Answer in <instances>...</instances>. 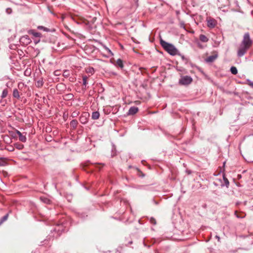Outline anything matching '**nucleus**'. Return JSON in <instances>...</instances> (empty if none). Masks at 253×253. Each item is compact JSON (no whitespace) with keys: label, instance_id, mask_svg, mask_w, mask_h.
<instances>
[{"label":"nucleus","instance_id":"12","mask_svg":"<svg viewBox=\"0 0 253 253\" xmlns=\"http://www.w3.org/2000/svg\"><path fill=\"white\" fill-rule=\"evenodd\" d=\"M13 96L14 97L19 98L20 97L19 91L17 89H14L13 92Z\"/></svg>","mask_w":253,"mask_h":253},{"label":"nucleus","instance_id":"28","mask_svg":"<svg viewBox=\"0 0 253 253\" xmlns=\"http://www.w3.org/2000/svg\"><path fill=\"white\" fill-rule=\"evenodd\" d=\"M36 85L38 87L41 86L42 85V81H38L36 83Z\"/></svg>","mask_w":253,"mask_h":253},{"label":"nucleus","instance_id":"37","mask_svg":"<svg viewBox=\"0 0 253 253\" xmlns=\"http://www.w3.org/2000/svg\"><path fill=\"white\" fill-rule=\"evenodd\" d=\"M107 50L108 51V52H109V53H112V52H111V50H110V49H109L108 48H107Z\"/></svg>","mask_w":253,"mask_h":253},{"label":"nucleus","instance_id":"5","mask_svg":"<svg viewBox=\"0 0 253 253\" xmlns=\"http://www.w3.org/2000/svg\"><path fill=\"white\" fill-rule=\"evenodd\" d=\"M207 25L209 28H212L216 25V21L214 19L209 18L207 19Z\"/></svg>","mask_w":253,"mask_h":253},{"label":"nucleus","instance_id":"38","mask_svg":"<svg viewBox=\"0 0 253 253\" xmlns=\"http://www.w3.org/2000/svg\"><path fill=\"white\" fill-rule=\"evenodd\" d=\"M252 154H253V152H252Z\"/></svg>","mask_w":253,"mask_h":253},{"label":"nucleus","instance_id":"2","mask_svg":"<svg viewBox=\"0 0 253 253\" xmlns=\"http://www.w3.org/2000/svg\"><path fill=\"white\" fill-rule=\"evenodd\" d=\"M252 43L253 42L250 39L249 34L248 33H245L244 35L243 40L241 44L250 48L251 46Z\"/></svg>","mask_w":253,"mask_h":253},{"label":"nucleus","instance_id":"21","mask_svg":"<svg viewBox=\"0 0 253 253\" xmlns=\"http://www.w3.org/2000/svg\"><path fill=\"white\" fill-rule=\"evenodd\" d=\"M86 71L87 73L92 74L94 73V69L93 68L89 67L86 69Z\"/></svg>","mask_w":253,"mask_h":253},{"label":"nucleus","instance_id":"7","mask_svg":"<svg viewBox=\"0 0 253 253\" xmlns=\"http://www.w3.org/2000/svg\"><path fill=\"white\" fill-rule=\"evenodd\" d=\"M138 111V109L136 107H131L128 111V114L133 115L136 113Z\"/></svg>","mask_w":253,"mask_h":253},{"label":"nucleus","instance_id":"31","mask_svg":"<svg viewBox=\"0 0 253 253\" xmlns=\"http://www.w3.org/2000/svg\"><path fill=\"white\" fill-rule=\"evenodd\" d=\"M38 28L39 29H43V30H44V31H45V29H46V28H44V27H42V26H39V27H38Z\"/></svg>","mask_w":253,"mask_h":253},{"label":"nucleus","instance_id":"22","mask_svg":"<svg viewBox=\"0 0 253 253\" xmlns=\"http://www.w3.org/2000/svg\"><path fill=\"white\" fill-rule=\"evenodd\" d=\"M8 215L7 214H6L5 215H4L2 218V219L0 220V225H1V224L4 222V221L6 220L7 218H8Z\"/></svg>","mask_w":253,"mask_h":253},{"label":"nucleus","instance_id":"36","mask_svg":"<svg viewBox=\"0 0 253 253\" xmlns=\"http://www.w3.org/2000/svg\"><path fill=\"white\" fill-rule=\"evenodd\" d=\"M237 217H239H239H241V218L243 217V216H239L238 214H237Z\"/></svg>","mask_w":253,"mask_h":253},{"label":"nucleus","instance_id":"13","mask_svg":"<svg viewBox=\"0 0 253 253\" xmlns=\"http://www.w3.org/2000/svg\"><path fill=\"white\" fill-rule=\"evenodd\" d=\"M14 145V147L18 150H21L24 148V145L19 143H16Z\"/></svg>","mask_w":253,"mask_h":253},{"label":"nucleus","instance_id":"14","mask_svg":"<svg viewBox=\"0 0 253 253\" xmlns=\"http://www.w3.org/2000/svg\"><path fill=\"white\" fill-rule=\"evenodd\" d=\"M70 125L71 126L73 127V128H76L77 126V125H78V122L77 120H72L71 122V123H70Z\"/></svg>","mask_w":253,"mask_h":253},{"label":"nucleus","instance_id":"19","mask_svg":"<svg viewBox=\"0 0 253 253\" xmlns=\"http://www.w3.org/2000/svg\"><path fill=\"white\" fill-rule=\"evenodd\" d=\"M117 65L121 68L123 67V63L122 60L119 59L117 61Z\"/></svg>","mask_w":253,"mask_h":253},{"label":"nucleus","instance_id":"6","mask_svg":"<svg viewBox=\"0 0 253 253\" xmlns=\"http://www.w3.org/2000/svg\"><path fill=\"white\" fill-rule=\"evenodd\" d=\"M217 57V54H215L214 55H212L211 56H209L206 59V61L207 62H212L214 61Z\"/></svg>","mask_w":253,"mask_h":253},{"label":"nucleus","instance_id":"16","mask_svg":"<svg viewBox=\"0 0 253 253\" xmlns=\"http://www.w3.org/2000/svg\"><path fill=\"white\" fill-rule=\"evenodd\" d=\"M7 94H8V90L7 89H5L2 91L1 97L2 98H4L6 97Z\"/></svg>","mask_w":253,"mask_h":253},{"label":"nucleus","instance_id":"29","mask_svg":"<svg viewBox=\"0 0 253 253\" xmlns=\"http://www.w3.org/2000/svg\"><path fill=\"white\" fill-rule=\"evenodd\" d=\"M6 12L7 13V14H10L12 12V9L11 8H7L6 9Z\"/></svg>","mask_w":253,"mask_h":253},{"label":"nucleus","instance_id":"3","mask_svg":"<svg viewBox=\"0 0 253 253\" xmlns=\"http://www.w3.org/2000/svg\"><path fill=\"white\" fill-rule=\"evenodd\" d=\"M192 81V79L188 76H185L181 77L179 80V83L183 85L190 84Z\"/></svg>","mask_w":253,"mask_h":253},{"label":"nucleus","instance_id":"18","mask_svg":"<svg viewBox=\"0 0 253 253\" xmlns=\"http://www.w3.org/2000/svg\"><path fill=\"white\" fill-rule=\"evenodd\" d=\"M6 165L5 159L3 158H0V166H4Z\"/></svg>","mask_w":253,"mask_h":253},{"label":"nucleus","instance_id":"8","mask_svg":"<svg viewBox=\"0 0 253 253\" xmlns=\"http://www.w3.org/2000/svg\"><path fill=\"white\" fill-rule=\"evenodd\" d=\"M100 116V114L98 112H94L92 114L91 118L93 120L98 119Z\"/></svg>","mask_w":253,"mask_h":253},{"label":"nucleus","instance_id":"25","mask_svg":"<svg viewBox=\"0 0 253 253\" xmlns=\"http://www.w3.org/2000/svg\"><path fill=\"white\" fill-rule=\"evenodd\" d=\"M63 75L64 76V77H68L70 75V72L68 70H65L63 72Z\"/></svg>","mask_w":253,"mask_h":253},{"label":"nucleus","instance_id":"27","mask_svg":"<svg viewBox=\"0 0 253 253\" xmlns=\"http://www.w3.org/2000/svg\"><path fill=\"white\" fill-rule=\"evenodd\" d=\"M223 179L224 180V182H225L226 186L227 187H228V185L229 184V182L228 179L226 177H225L224 176H223Z\"/></svg>","mask_w":253,"mask_h":253},{"label":"nucleus","instance_id":"24","mask_svg":"<svg viewBox=\"0 0 253 253\" xmlns=\"http://www.w3.org/2000/svg\"><path fill=\"white\" fill-rule=\"evenodd\" d=\"M6 149L8 151H10V152H12L14 150V148L13 146H8L6 148Z\"/></svg>","mask_w":253,"mask_h":253},{"label":"nucleus","instance_id":"10","mask_svg":"<svg viewBox=\"0 0 253 253\" xmlns=\"http://www.w3.org/2000/svg\"><path fill=\"white\" fill-rule=\"evenodd\" d=\"M19 139L22 142H25L27 140L26 134L24 135L23 133L20 134V135L19 136Z\"/></svg>","mask_w":253,"mask_h":253},{"label":"nucleus","instance_id":"4","mask_svg":"<svg viewBox=\"0 0 253 253\" xmlns=\"http://www.w3.org/2000/svg\"><path fill=\"white\" fill-rule=\"evenodd\" d=\"M248 49H249V47H247L244 45H242V44H241V46L239 47L238 51V56L241 57L243 56L246 53Z\"/></svg>","mask_w":253,"mask_h":253},{"label":"nucleus","instance_id":"11","mask_svg":"<svg viewBox=\"0 0 253 253\" xmlns=\"http://www.w3.org/2000/svg\"><path fill=\"white\" fill-rule=\"evenodd\" d=\"M29 33L32 34L35 37H40L41 35V33L37 32L34 30H31V31H30Z\"/></svg>","mask_w":253,"mask_h":253},{"label":"nucleus","instance_id":"30","mask_svg":"<svg viewBox=\"0 0 253 253\" xmlns=\"http://www.w3.org/2000/svg\"><path fill=\"white\" fill-rule=\"evenodd\" d=\"M150 221L151 222V223L153 224H156V220L153 218H151V219H150Z\"/></svg>","mask_w":253,"mask_h":253},{"label":"nucleus","instance_id":"35","mask_svg":"<svg viewBox=\"0 0 253 253\" xmlns=\"http://www.w3.org/2000/svg\"><path fill=\"white\" fill-rule=\"evenodd\" d=\"M215 238L217 239L218 241H220V237L218 236H216Z\"/></svg>","mask_w":253,"mask_h":253},{"label":"nucleus","instance_id":"26","mask_svg":"<svg viewBox=\"0 0 253 253\" xmlns=\"http://www.w3.org/2000/svg\"><path fill=\"white\" fill-rule=\"evenodd\" d=\"M247 82L248 83V84L253 88V82L249 80H247Z\"/></svg>","mask_w":253,"mask_h":253},{"label":"nucleus","instance_id":"23","mask_svg":"<svg viewBox=\"0 0 253 253\" xmlns=\"http://www.w3.org/2000/svg\"><path fill=\"white\" fill-rule=\"evenodd\" d=\"M41 200L44 203L48 204L49 203V200L46 198L41 197Z\"/></svg>","mask_w":253,"mask_h":253},{"label":"nucleus","instance_id":"15","mask_svg":"<svg viewBox=\"0 0 253 253\" xmlns=\"http://www.w3.org/2000/svg\"><path fill=\"white\" fill-rule=\"evenodd\" d=\"M230 71L233 75H236L238 73L237 68L233 66L230 68Z\"/></svg>","mask_w":253,"mask_h":253},{"label":"nucleus","instance_id":"34","mask_svg":"<svg viewBox=\"0 0 253 253\" xmlns=\"http://www.w3.org/2000/svg\"><path fill=\"white\" fill-rule=\"evenodd\" d=\"M24 39H27L28 41H29L30 40L29 39L27 38V36L26 37H23L22 38L21 40H24Z\"/></svg>","mask_w":253,"mask_h":253},{"label":"nucleus","instance_id":"32","mask_svg":"<svg viewBox=\"0 0 253 253\" xmlns=\"http://www.w3.org/2000/svg\"><path fill=\"white\" fill-rule=\"evenodd\" d=\"M16 134L18 135V136H19L20 135V134H21L22 133L18 130H16Z\"/></svg>","mask_w":253,"mask_h":253},{"label":"nucleus","instance_id":"17","mask_svg":"<svg viewBox=\"0 0 253 253\" xmlns=\"http://www.w3.org/2000/svg\"><path fill=\"white\" fill-rule=\"evenodd\" d=\"M80 122L82 124H85L87 122V119L85 116H82L80 117Z\"/></svg>","mask_w":253,"mask_h":253},{"label":"nucleus","instance_id":"9","mask_svg":"<svg viewBox=\"0 0 253 253\" xmlns=\"http://www.w3.org/2000/svg\"><path fill=\"white\" fill-rule=\"evenodd\" d=\"M199 39L201 41L204 42H207L209 40L208 38L204 35H201L200 36Z\"/></svg>","mask_w":253,"mask_h":253},{"label":"nucleus","instance_id":"33","mask_svg":"<svg viewBox=\"0 0 253 253\" xmlns=\"http://www.w3.org/2000/svg\"><path fill=\"white\" fill-rule=\"evenodd\" d=\"M100 165H102V167H103V165H102V164H94V166H95V167H98V166L99 167V166H100Z\"/></svg>","mask_w":253,"mask_h":253},{"label":"nucleus","instance_id":"1","mask_svg":"<svg viewBox=\"0 0 253 253\" xmlns=\"http://www.w3.org/2000/svg\"><path fill=\"white\" fill-rule=\"evenodd\" d=\"M160 43L165 50L170 55H175L178 54V50L173 44L169 43L163 40H161Z\"/></svg>","mask_w":253,"mask_h":253},{"label":"nucleus","instance_id":"20","mask_svg":"<svg viewBox=\"0 0 253 253\" xmlns=\"http://www.w3.org/2000/svg\"><path fill=\"white\" fill-rule=\"evenodd\" d=\"M87 77L86 76H84L83 77V85L86 86L87 84Z\"/></svg>","mask_w":253,"mask_h":253}]
</instances>
